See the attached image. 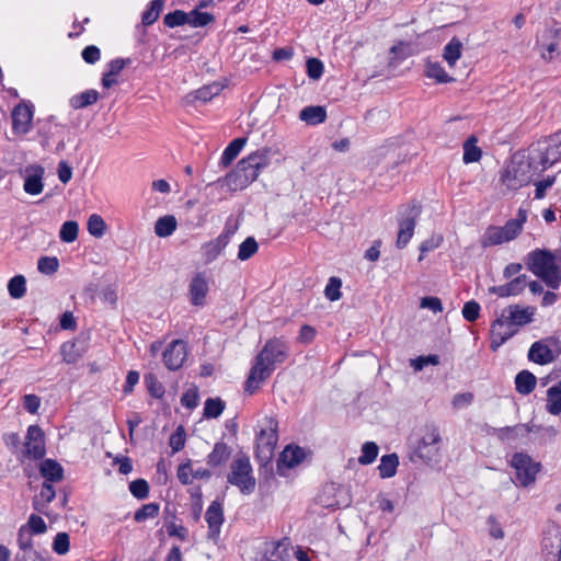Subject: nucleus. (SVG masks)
I'll list each match as a JSON object with an SVG mask.
<instances>
[{
	"mask_svg": "<svg viewBox=\"0 0 561 561\" xmlns=\"http://www.w3.org/2000/svg\"><path fill=\"white\" fill-rule=\"evenodd\" d=\"M288 345L279 337L266 341L254 358L253 366L244 383V391L252 394L260 383L270 378L277 364L284 363L288 357Z\"/></svg>",
	"mask_w": 561,
	"mask_h": 561,
	"instance_id": "obj_1",
	"label": "nucleus"
},
{
	"mask_svg": "<svg viewBox=\"0 0 561 561\" xmlns=\"http://www.w3.org/2000/svg\"><path fill=\"white\" fill-rule=\"evenodd\" d=\"M271 153L272 149L264 147L241 159L237 167L225 176L224 182L227 187L230 191L245 188L257 179L260 171L270 164Z\"/></svg>",
	"mask_w": 561,
	"mask_h": 561,
	"instance_id": "obj_2",
	"label": "nucleus"
},
{
	"mask_svg": "<svg viewBox=\"0 0 561 561\" xmlns=\"http://www.w3.org/2000/svg\"><path fill=\"white\" fill-rule=\"evenodd\" d=\"M558 260L561 261V252L559 255L547 249H536L524 259L527 268L552 289L561 286V265Z\"/></svg>",
	"mask_w": 561,
	"mask_h": 561,
	"instance_id": "obj_3",
	"label": "nucleus"
},
{
	"mask_svg": "<svg viewBox=\"0 0 561 561\" xmlns=\"http://www.w3.org/2000/svg\"><path fill=\"white\" fill-rule=\"evenodd\" d=\"M526 154L533 162V169L542 173L561 160V131L531 144Z\"/></svg>",
	"mask_w": 561,
	"mask_h": 561,
	"instance_id": "obj_4",
	"label": "nucleus"
},
{
	"mask_svg": "<svg viewBox=\"0 0 561 561\" xmlns=\"http://www.w3.org/2000/svg\"><path fill=\"white\" fill-rule=\"evenodd\" d=\"M443 438L439 427L426 423L420 431V437L414 447V456L427 465H436L442 458Z\"/></svg>",
	"mask_w": 561,
	"mask_h": 561,
	"instance_id": "obj_5",
	"label": "nucleus"
},
{
	"mask_svg": "<svg viewBox=\"0 0 561 561\" xmlns=\"http://www.w3.org/2000/svg\"><path fill=\"white\" fill-rule=\"evenodd\" d=\"M540 174L533 169V162L527 154H515L511 164L501 175V182L508 191H516L531 182Z\"/></svg>",
	"mask_w": 561,
	"mask_h": 561,
	"instance_id": "obj_6",
	"label": "nucleus"
},
{
	"mask_svg": "<svg viewBox=\"0 0 561 561\" xmlns=\"http://www.w3.org/2000/svg\"><path fill=\"white\" fill-rule=\"evenodd\" d=\"M422 213V205L412 201L407 205H402L399 210V231L396 245L398 249H403L409 243L410 239L414 233L416 220Z\"/></svg>",
	"mask_w": 561,
	"mask_h": 561,
	"instance_id": "obj_7",
	"label": "nucleus"
},
{
	"mask_svg": "<svg viewBox=\"0 0 561 561\" xmlns=\"http://www.w3.org/2000/svg\"><path fill=\"white\" fill-rule=\"evenodd\" d=\"M277 422L273 419L267 420V427L262 428L256 437L255 458L261 466L266 467L271 463L274 450L278 440Z\"/></svg>",
	"mask_w": 561,
	"mask_h": 561,
	"instance_id": "obj_8",
	"label": "nucleus"
},
{
	"mask_svg": "<svg viewBox=\"0 0 561 561\" xmlns=\"http://www.w3.org/2000/svg\"><path fill=\"white\" fill-rule=\"evenodd\" d=\"M511 466L515 470L516 481L519 485L527 488L536 481L541 463L535 461L526 453H515L511 459Z\"/></svg>",
	"mask_w": 561,
	"mask_h": 561,
	"instance_id": "obj_9",
	"label": "nucleus"
},
{
	"mask_svg": "<svg viewBox=\"0 0 561 561\" xmlns=\"http://www.w3.org/2000/svg\"><path fill=\"white\" fill-rule=\"evenodd\" d=\"M227 480L236 485L243 494H250L255 489V478L252 476V468L247 456L237 458L231 465V472Z\"/></svg>",
	"mask_w": 561,
	"mask_h": 561,
	"instance_id": "obj_10",
	"label": "nucleus"
},
{
	"mask_svg": "<svg viewBox=\"0 0 561 561\" xmlns=\"http://www.w3.org/2000/svg\"><path fill=\"white\" fill-rule=\"evenodd\" d=\"M46 455L45 433L39 425H30L26 432L22 457L28 460H41Z\"/></svg>",
	"mask_w": 561,
	"mask_h": 561,
	"instance_id": "obj_11",
	"label": "nucleus"
},
{
	"mask_svg": "<svg viewBox=\"0 0 561 561\" xmlns=\"http://www.w3.org/2000/svg\"><path fill=\"white\" fill-rule=\"evenodd\" d=\"M537 47L546 60H552L554 54L561 53V27L546 28L537 38Z\"/></svg>",
	"mask_w": 561,
	"mask_h": 561,
	"instance_id": "obj_12",
	"label": "nucleus"
},
{
	"mask_svg": "<svg viewBox=\"0 0 561 561\" xmlns=\"http://www.w3.org/2000/svg\"><path fill=\"white\" fill-rule=\"evenodd\" d=\"M542 554L546 561H560L561 559V528L550 526L545 531L541 541Z\"/></svg>",
	"mask_w": 561,
	"mask_h": 561,
	"instance_id": "obj_13",
	"label": "nucleus"
},
{
	"mask_svg": "<svg viewBox=\"0 0 561 561\" xmlns=\"http://www.w3.org/2000/svg\"><path fill=\"white\" fill-rule=\"evenodd\" d=\"M186 344L182 340L172 341L164 350L163 363L170 370H178L182 367L186 358Z\"/></svg>",
	"mask_w": 561,
	"mask_h": 561,
	"instance_id": "obj_14",
	"label": "nucleus"
},
{
	"mask_svg": "<svg viewBox=\"0 0 561 561\" xmlns=\"http://www.w3.org/2000/svg\"><path fill=\"white\" fill-rule=\"evenodd\" d=\"M534 313L533 307L520 308L518 305H511L502 311L499 319H503V325L522 327L533 321Z\"/></svg>",
	"mask_w": 561,
	"mask_h": 561,
	"instance_id": "obj_15",
	"label": "nucleus"
},
{
	"mask_svg": "<svg viewBox=\"0 0 561 561\" xmlns=\"http://www.w3.org/2000/svg\"><path fill=\"white\" fill-rule=\"evenodd\" d=\"M209 289V279L205 272L196 273L188 286L190 301L193 306L202 307L205 305L206 295Z\"/></svg>",
	"mask_w": 561,
	"mask_h": 561,
	"instance_id": "obj_16",
	"label": "nucleus"
},
{
	"mask_svg": "<svg viewBox=\"0 0 561 561\" xmlns=\"http://www.w3.org/2000/svg\"><path fill=\"white\" fill-rule=\"evenodd\" d=\"M33 118V105L18 104L12 111V127L15 133L26 134L31 128Z\"/></svg>",
	"mask_w": 561,
	"mask_h": 561,
	"instance_id": "obj_17",
	"label": "nucleus"
},
{
	"mask_svg": "<svg viewBox=\"0 0 561 561\" xmlns=\"http://www.w3.org/2000/svg\"><path fill=\"white\" fill-rule=\"evenodd\" d=\"M23 188L30 195H38L42 193L44 184L43 176L45 170L42 165L33 164L26 168Z\"/></svg>",
	"mask_w": 561,
	"mask_h": 561,
	"instance_id": "obj_18",
	"label": "nucleus"
},
{
	"mask_svg": "<svg viewBox=\"0 0 561 561\" xmlns=\"http://www.w3.org/2000/svg\"><path fill=\"white\" fill-rule=\"evenodd\" d=\"M205 519L208 524V538L215 540L219 536L224 523V510L218 501L211 502L208 506Z\"/></svg>",
	"mask_w": 561,
	"mask_h": 561,
	"instance_id": "obj_19",
	"label": "nucleus"
},
{
	"mask_svg": "<svg viewBox=\"0 0 561 561\" xmlns=\"http://www.w3.org/2000/svg\"><path fill=\"white\" fill-rule=\"evenodd\" d=\"M526 285L527 275L522 274L504 285L490 287L489 291L502 298L517 296L524 291Z\"/></svg>",
	"mask_w": 561,
	"mask_h": 561,
	"instance_id": "obj_20",
	"label": "nucleus"
},
{
	"mask_svg": "<svg viewBox=\"0 0 561 561\" xmlns=\"http://www.w3.org/2000/svg\"><path fill=\"white\" fill-rule=\"evenodd\" d=\"M558 355H554L547 341H537L531 344L528 351L529 360L539 364L547 365L552 363Z\"/></svg>",
	"mask_w": 561,
	"mask_h": 561,
	"instance_id": "obj_21",
	"label": "nucleus"
},
{
	"mask_svg": "<svg viewBox=\"0 0 561 561\" xmlns=\"http://www.w3.org/2000/svg\"><path fill=\"white\" fill-rule=\"evenodd\" d=\"M232 234L233 230L226 229L215 240L204 245V254L207 262L214 261L221 253V251L228 245Z\"/></svg>",
	"mask_w": 561,
	"mask_h": 561,
	"instance_id": "obj_22",
	"label": "nucleus"
},
{
	"mask_svg": "<svg viewBox=\"0 0 561 561\" xmlns=\"http://www.w3.org/2000/svg\"><path fill=\"white\" fill-rule=\"evenodd\" d=\"M39 473L45 479L44 482L56 483L64 479V468L55 459H44L39 463Z\"/></svg>",
	"mask_w": 561,
	"mask_h": 561,
	"instance_id": "obj_23",
	"label": "nucleus"
},
{
	"mask_svg": "<svg viewBox=\"0 0 561 561\" xmlns=\"http://www.w3.org/2000/svg\"><path fill=\"white\" fill-rule=\"evenodd\" d=\"M304 458L305 451L301 447L287 446L280 454L277 468L279 470L282 465H284L286 468H294L295 466L299 465Z\"/></svg>",
	"mask_w": 561,
	"mask_h": 561,
	"instance_id": "obj_24",
	"label": "nucleus"
},
{
	"mask_svg": "<svg viewBox=\"0 0 561 561\" xmlns=\"http://www.w3.org/2000/svg\"><path fill=\"white\" fill-rule=\"evenodd\" d=\"M539 428H535L534 425L530 424H517L514 426H505L495 430L496 435L501 440L515 439L517 437H524L527 434L538 431Z\"/></svg>",
	"mask_w": 561,
	"mask_h": 561,
	"instance_id": "obj_25",
	"label": "nucleus"
},
{
	"mask_svg": "<svg viewBox=\"0 0 561 561\" xmlns=\"http://www.w3.org/2000/svg\"><path fill=\"white\" fill-rule=\"evenodd\" d=\"M503 319H496L493 321L491 329L492 340L490 347L494 352L515 334L514 330L503 331Z\"/></svg>",
	"mask_w": 561,
	"mask_h": 561,
	"instance_id": "obj_26",
	"label": "nucleus"
},
{
	"mask_svg": "<svg viewBox=\"0 0 561 561\" xmlns=\"http://www.w3.org/2000/svg\"><path fill=\"white\" fill-rule=\"evenodd\" d=\"M299 118L307 125H318L327 119L325 107L320 105H309L304 107L299 113Z\"/></svg>",
	"mask_w": 561,
	"mask_h": 561,
	"instance_id": "obj_27",
	"label": "nucleus"
},
{
	"mask_svg": "<svg viewBox=\"0 0 561 561\" xmlns=\"http://www.w3.org/2000/svg\"><path fill=\"white\" fill-rule=\"evenodd\" d=\"M231 451V448L226 443L217 442L211 453L207 456V465L218 467L225 463L230 458Z\"/></svg>",
	"mask_w": 561,
	"mask_h": 561,
	"instance_id": "obj_28",
	"label": "nucleus"
},
{
	"mask_svg": "<svg viewBox=\"0 0 561 561\" xmlns=\"http://www.w3.org/2000/svg\"><path fill=\"white\" fill-rule=\"evenodd\" d=\"M56 496V491L53 483L44 482L41 492L33 500V508L39 513H45L47 504H49Z\"/></svg>",
	"mask_w": 561,
	"mask_h": 561,
	"instance_id": "obj_29",
	"label": "nucleus"
},
{
	"mask_svg": "<svg viewBox=\"0 0 561 561\" xmlns=\"http://www.w3.org/2000/svg\"><path fill=\"white\" fill-rule=\"evenodd\" d=\"M536 385V376L528 370H522L515 377L516 391L520 394L527 396L535 390Z\"/></svg>",
	"mask_w": 561,
	"mask_h": 561,
	"instance_id": "obj_30",
	"label": "nucleus"
},
{
	"mask_svg": "<svg viewBox=\"0 0 561 561\" xmlns=\"http://www.w3.org/2000/svg\"><path fill=\"white\" fill-rule=\"evenodd\" d=\"M526 220V210L519 209L516 218L507 220L506 224L501 227L508 241L515 239L519 234Z\"/></svg>",
	"mask_w": 561,
	"mask_h": 561,
	"instance_id": "obj_31",
	"label": "nucleus"
},
{
	"mask_svg": "<svg viewBox=\"0 0 561 561\" xmlns=\"http://www.w3.org/2000/svg\"><path fill=\"white\" fill-rule=\"evenodd\" d=\"M546 409L552 415L561 413V380L547 390Z\"/></svg>",
	"mask_w": 561,
	"mask_h": 561,
	"instance_id": "obj_32",
	"label": "nucleus"
},
{
	"mask_svg": "<svg viewBox=\"0 0 561 561\" xmlns=\"http://www.w3.org/2000/svg\"><path fill=\"white\" fill-rule=\"evenodd\" d=\"M399 457L397 454L383 455L378 466L379 476L382 479L392 478L397 473Z\"/></svg>",
	"mask_w": 561,
	"mask_h": 561,
	"instance_id": "obj_33",
	"label": "nucleus"
},
{
	"mask_svg": "<svg viewBox=\"0 0 561 561\" xmlns=\"http://www.w3.org/2000/svg\"><path fill=\"white\" fill-rule=\"evenodd\" d=\"M99 100V92L96 90L90 89L84 92H81L79 94L73 95L69 104L75 110H80L88 107L94 103H96Z\"/></svg>",
	"mask_w": 561,
	"mask_h": 561,
	"instance_id": "obj_34",
	"label": "nucleus"
},
{
	"mask_svg": "<svg viewBox=\"0 0 561 561\" xmlns=\"http://www.w3.org/2000/svg\"><path fill=\"white\" fill-rule=\"evenodd\" d=\"M245 144L247 138L244 137L233 139L224 150L220 163L224 167L230 165V163L238 157Z\"/></svg>",
	"mask_w": 561,
	"mask_h": 561,
	"instance_id": "obj_35",
	"label": "nucleus"
},
{
	"mask_svg": "<svg viewBox=\"0 0 561 561\" xmlns=\"http://www.w3.org/2000/svg\"><path fill=\"white\" fill-rule=\"evenodd\" d=\"M178 227V221L174 216L165 215L160 217L154 224V233L160 238L171 236Z\"/></svg>",
	"mask_w": 561,
	"mask_h": 561,
	"instance_id": "obj_36",
	"label": "nucleus"
},
{
	"mask_svg": "<svg viewBox=\"0 0 561 561\" xmlns=\"http://www.w3.org/2000/svg\"><path fill=\"white\" fill-rule=\"evenodd\" d=\"M425 76L435 79L437 83H449L455 81V79L447 75L442 65L437 61L427 60L425 65Z\"/></svg>",
	"mask_w": 561,
	"mask_h": 561,
	"instance_id": "obj_37",
	"label": "nucleus"
},
{
	"mask_svg": "<svg viewBox=\"0 0 561 561\" xmlns=\"http://www.w3.org/2000/svg\"><path fill=\"white\" fill-rule=\"evenodd\" d=\"M60 352L66 363L73 364L82 356L84 347L79 341L66 342L61 345Z\"/></svg>",
	"mask_w": 561,
	"mask_h": 561,
	"instance_id": "obj_38",
	"label": "nucleus"
},
{
	"mask_svg": "<svg viewBox=\"0 0 561 561\" xmlns=\"http://www.w3.org/2000/svg\"><path fill=\"white\" fill-rule=\"evenodd\" d=\"M461 50L462 43L459 38L453 37L450 42L444 47L443 58L450 67H453L461 57Z\"/></svg>",
	"mask_w": 561,
	"mask_h": 561,
	"instance_id": "obj_39",
	"label": "nucleus"
},
{
	"mask_svg": "<svg viewBox=\"0 0 561 561\" xmlns=\"http://www.w3.org/2000/svg\"><path fill=\"white\" fill-rule=\"evenodd\" d=\"M478 139L476 136H470L463 142V157L465 163L478 162L481 159L482 150L477 146Z\"/></svg>",
	"mask_w": 561,
	"mask_h": 561,
	"instance_id": "obj_40",
	"label": "nucleus"
},
{
	"mask_svg": "<svg viewBox=\"0 0 561 561\" xmlns=\"http://www.w3.org/2000/svg\"><path fill=\"white\" fill-rule=\"evenodd\" d=\"M222 85L218 82H213L210 84L204 85L196 90L194 93L190 94L187 98H193V100H199L202 102H207L211 100L214 96L218 95L221 90Z\"/></svg>",
	"mask_w": 561,
	"mask_h": 561,
	"instance_id": "obj_41",
	"label": "nucleus"
},
{
	"mask_svg": "<svg viewBox=\"0 0 561 561\" xmlns=\"http://www.w3.org/2000/svg\"><path fill=\"white\" fill-rule=\"evenodd\" d=\"M508 242L501 227H489L483 236L482 247L496 245Z\"/></svg>",
	"mask_w": 561,
	"mask_h": 561,
	"instance_id": "obj_42",
	"label": "nucleus"
},
{
	"mask_svg": "<svg viewBox=\"0 0 561 561\" xmlns=\"http://www.w3.org/2000/svg\"><path fill=\"white\" fill-rule=\"evenodd\" d=\"M8 291L13 299L22 298L26 293V279L23 275H15L8 283Z\"/></svg>",
	"mask_w": 561,
	"mask_h": 561,
	"instance_id": "obj_43",
	"label": "nucleus"
},
{
	"mask_svg": "<svg viewBox=\"0 0 561 561\" xmlns=\"http://www.w3.org/2000/svg\"><path fill=\"white\" fill-rule=\"evenodd\" d=\"M162 8H163V0H152L150 2V7L142 13V16H141V22L145 26H149L151 24H153L161 11H162Z\"/></svg>",
	"mask_w": 561,
	"mask_h": 561,
	"instance_id": "obj_44",
	"label": "nucleus"
},
{
	"mask_svg": "<svg viewBox=\"0 0 561 561\" xmlns=\"http://www.w3.org/2000/svg\"><path fill=\"white\" fill-rule=\"evenodd\" d=\"M225 402L220 398H208L205 401L204 416L206 419H216L225 410Z\"/></svg>",
	"mask_w": 561,
	"mask_h": 561,
	"instance_id": "obj_45",
	"label": "nucleus"
},
{
	"mask_svg": "<svg viewBox=\"0 0 561 561\" xmlns=\"http://www.w3.org/2000/svg\"><path fill=\"white\" fill-rule=\"evenodd\" d=\"M188 16L187 24L192 27H204L215 21V16L208 12H201L198 9L192 10Z\"/></svg>",
	"mask_w": 561,
	"mask_h": 561,
	"instance_id": "obj_46",
	"label": "nucleus"
},
{
	"mask_svg": "<svg viewBox=\"0 0 561 561\" xmlns=\"http://www.w3.org/2000/svg\"><path fill=\"white\" fill-rule=\"evenodd\" d=\"M87 229L91 236L101 238L106 231V224L100 215L93 214L88 219Z\"/></svg>",
	"mask_w": 561,
	"mask_h": 561,
	"instance_id": "obj_47",
	"label": "nucleus"
},
{
	"mask_svg": "<svg viewBox=\"0 0 561 561\" xmlns=\"http://www.w3.org/2000/svg\"><path fill=\"white\" fill-rule=\"evenodd\" d=\"M378 453L379 447L376 443L366 442L362 446V455L358 458V462L364 466L370 465L376 460Z\"/></svg>",
	"mask_w": 561,
	"mask_h": 561,
	"instance_id": "obj_48",
	"label": "nucleus"
},
{
	"mask_svg": "<svg viewBox=\"0 0 561 561\" xmlns=\"http://www.w3.org/2000/svg\"><path fill=\"white\" fill-rule=\"evenodd\" d=\"M188 16L190 14L183 10H174L164 15L163 23L165 26L174 28L187 24Z\"/></svg>",
	"mask_w": 561,
	"mask_h": 561,
	"instance_id": "obj_49",
	"label": "nucleus"
},
{
	"mask_svg": "<svg viewBox=\"0 0 561 561\" xmlns=\"http://www.w3.org/2000/svg\"><path fill=\"white\" fill-rule=\"evenodd\" d=\"M259 250V244L253 237H248L240 245L238 251V259L247 261L252 257Z\"/></svg>",
	"mask_w": 561,
	"mask_h": 561,
	"instance_id": "obj_50",
	"label": "nucleus"
},
{
	"mask_svg": "<svg viewBox=\"0 0 561 561\" xmlns=\"http://www.w3.org/2000/svg\"><path fill=\"white\" fill-rule=\"evenodd\" d=\"M160 506L158 503L144 504L134 514V519L137 523H142L148 518H154L159 514Z\"/></svg>",
	"mask_w": 561,
	"mask_h": 561,
	"instance_id": "obj_51",
	"label": "nucleus"
},
{
	"mask_svg": "<svg viewBox=\"0 0 561 561\" xmlns=\"http://www.w3.org/2000/svg\"><path fill=\"white\" fill-rule=\"evenodd\" d=\"M79 226L77 221L69 220L62 224L59 238L62 242L71 243L78 238Z\"/></svg>",
	"mask_w": 561,
	"mask_h": 561,
	"instance_id": "obj_52",
	"label": "nucleus"
},
{
	"mask_svg": "<svg viewBox=\"0 0 561 561\" xmlns=\"http://www.w3.org/2000/svg\"><path fill=\"white\" fill-rule=\"evenodd\" d=\"M145 383L151 397L156 399H161L163 397L165 392L164 387L153 374L150 373L145 375Z\"/></svg>",
	"mask_w": 561,
	"mask_h": 561,
	"instance_id": "obj_53",
	"label": "nucleus"
},
{
	"mask_svg": "<svg viewBox=\"0 0 561 561\" xmlns=\"http://www.w3.org/2000/svg\"><path fill=\"white\" fill-rule=\"evenodd\" d=\"M59 261L56 256H42L37 261V270L45 275H53L58 271Z\"/></svg>",
	"mask_w": 561,
	"mask_h": 561,
	"instance_id": "obj_54",
	"label": "nucleus"
},
{
	"mask_svg": "<svg viewBox=\"0 0 561 561\" xmlns=\"http://www.w3.org/2000/svg\"><path fill=\"white\" fill-rule=\"evenodd\" d=\"M186 434L182 425H179L176 430L171 434L169 438V445L172 448V453H179L185 446Z\"/></svg>",
	"mask_w": 561,
	"mask_h": 561,
	"instance_id": "obj_55",
	"label": "nucleus"
},
{
	"mask_svg": "<svg viewBox=\"0 0 561 561\" xmlns=\"http://www.w3.org/2000/svg\"><path fill=\"white\" fill-rule=\"evenodd\" d=\"M341 286L342 280L339 277L332 276L329 278V283L325 286L324 295L330 301H336L341 298Z\"/></svg>",
	"mask_w": 561,
	"mask_h": 561,
	"instance_id": "obj_56",
	"label": "nucleus"
},
{
	"mask_svg": "<svg viewBox=\"0 0 561 561\" xmlns=\"http://www.w3.org/2000/svg\"><path fill=\"white\" fill-rule=\"evenodd\" d=\"M70 549V537L68 535V533L66 531H60L58 533L55 538H54V541H53V550L57 553V554H66Z\"/></svg>",
	"mask_w": 561,
	"mask_h": 561,
	"instance_id": "obj_57",
	"label": "nucleus"
},
{
	"mask_svg": "<svg viewBox=\"0 0 561 561\" xmlns=\"http://www.w3.org/2000/svg\"><path fill=\"white\" fill-rule=\"evenodd\" d=\"M130 493L138 500H145L149 495V484L145 479H137L129 483Z\"/></svg>",
	"mask_w": 561,
	"mask_h": 561,
	"instance_id": "obj_58",
	"label": "nucleus"
},
{
	"mask_svg": "<svg viewBox=\"0 0 561 561\" xmlns=\"http://www.w3.org/2000/svg\"><path fill=\"white\" fill-rule=\"evenodd\" d=\"M23 526L34 535H42L47 531V525L45 520L36 514H31L27 523Z\"/></svg>",
	"mask_w": 561,
	"mask_h": 561,
	"instance_id": "obj_59",
	"label": "nucleus"
},
{
	"mask_svg": "<svg viewBox=\"0 0 561 561\" xmlns=\"http://www.w3.org/2000/svg\"><path fill=\"white\" fill-rule=\"evenodd\" d=\"M307 75L312 80H319L323 73V64L318 58H308L307 62Z\"/></svg>",
	"mask_w": 561,
	"mask_h": 561,
	"instance_id": "obj_60",
	"label": "nucleus"
},
{
	"mask_svg": "<svg viewBox=\"0 0 561 561\" xmlns=\"http://www.w3.org/2000/svg\"><path fill=\"white\" fill-rule=\"evenodd\" d=\"M34 534H31L30 530H27L26 527L21 526L18 531V546L21 550L27 551L33 549V540L32 536Z\"/></svg>",
	"mask_w": 561,
	"mask_h": 561,
	"instance_id": "obj_61",
	"label": "nucleus"
},
{
	"mask_svg": "<svg viewBox=\"0 0 561 561\" xmlns=\"http://www.w3.org/2000/svg\"><path fill=\"white\" fill-rule=\"evenodd\" d=\"M439 356L438 355H427V356H419L416 358L411 359L410 365L414 368V370H422L427 365H438Z\"/></svg>",
	"mask_w": 561,
	"mask_h": 561,
	"instance_id": "obj_62",
	"label": "nucleus"
},
{
	"mask_svg": "<svg viewBox=\"0 0 561 561\" xmlns=\"http://www.w3.org/2000/svg\"><path fill=\"white\" fill-rule=\"evenodd\" d=\"M480 314V305L476 300L467 301L462 308V317L468 322H474Z\"/></svg>",
	"mask_w": 561,
	"mask_h": 561,
	"instance_id": "obj_63",
	"label": "nucleus"
},
{
	"mask_svg": "<svg viewBox=\"0 0 561 561\" xmlns=\"http://www.w3.org/2000/svg\"><path fill=\"white\" fill-rule=\"evenodd\" d=\"M556 182V175H548L546 179L541 181L535 182V198L541 199L546 196V192Z\"/></svg>",
	"mask_w": 561,
	"mask_h": 561,
	"instance_id": "obj_64",
	"label": "nucleus"
}]
</instances>
